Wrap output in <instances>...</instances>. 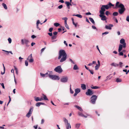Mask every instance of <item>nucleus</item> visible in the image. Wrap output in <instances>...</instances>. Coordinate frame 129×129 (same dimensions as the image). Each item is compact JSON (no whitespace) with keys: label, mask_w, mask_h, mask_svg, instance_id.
I'll use <instances>...</instances> for the list:
<instances>
[{"label":"nucleus","mask_w":129,"mask_h":129,"mask_svg":"<svg viewBox=\"0 0 129 129\" xmlns=\"http://www.w3.org/2000/svg\"><path fill=\"white\" fill-rule=\"evenodd\" d=\"M27 60H29L30 62H33L34 61L33 58L32 57V54H31L27 58Z\"/></svg>","instance_id":"9b49d317"},{"label":"nucleus","mask_w":129,"mask_h":129,"mask_svg":"<svg viewBox=\"0 0 129 129\" xmlns=\"http://www.w3.org/2000/svg\"><path fill=\"white\" fill-rule=\"evenodd\" d=\"M109 12L108 11H107L105 12V14L106 15L108 16L109 15Z\"/></svg>","instance_id":"603ef678"},{"label":"nucleus","mask_w":129,"mask_h":129,"mask_svg":"<svg viewBox=\"0 0 129 129\" xmlns=\"http://www.w3.org/2000/svg\"><path fill=\"white\" fill-rule=\"evenodd\" d=\"M89 19L92 23L94 24L95 22L93 18L90 17H89Z\"/></svg>","instance_id":"b1692460"},{"label":"nucleus","mask_w":129,"mask_h":129,"mask_svg":"<svg viewBox=\"0 0 129 129\" xmlns=\"http://www.w3.org/2000/svg\"><path fill=\"white\" fill-rule=\"evenodd\" d=\"M53 28L52 27H51L49 28V31L50 32H51L53 30Z\"/></svg>","instance_id":"a19ab883"},{"label":"nucleus","mask_w":129,"mask_h":129,"mask_svg":"<svg viewBox=\"0 0 129 129\" xmlns=\"http://www.w3.org/2000/svg\"><path fill=\"white\" fill-rule=\"evenodd\" d=\"M62 19L63 20H64V21H67L68 19V18L66 17H64L62 18Z\"/></svg>","instance_id":"864d4df0"},{"label":"nucleus","mask_w":129,"mask_h":129,"mask_svg":"<svg viewBox=\"0 0 129 129\" xmlns=\"http://www.w3.org/2000/svg\"><path fill=\"white\" fill-rule=\"evenodd\" d=\"M80 123H78L76 124V127L77 128H78L80 127Z\"/></svg>","instance_id":"72a5a7b5"},{"label":"nucleus","mask_w":129,"mask_h":129,"mask_svg":"<svg viewBox=\"0 0 129 129\" xmlns=\"http://www.w3.org/2000/svg\"><path fill=\"white\" fill-rule=\"evenodd\" d=\"M122 80L121 79L117 78L116 79V82H120Z\"/></svg>","instance_id":"2f4dec72"},{"label":"nucleus","mask_w":129,"mask_h":129,"mask_svg":"<svg viewBox=\"0 0 129 129\" xmlns=\"http://www.w3.org/2000/svg\"><path fill=\"white\" fill-rule=\"evenodd\" d=\"M35 100L36 102L40 101V98L39 97H36L35 98Z\"/></svg>","instance_id":"f704fd0d"},{"label":"nucleus","mask_w":129,"mask_h":129,"mask_svg":"<svg viewBox=\"0 0 129 129\" xmlns=\"http://www.w3.org/2000/svg\"><path fill=\"white\" fill-rule=\"evenodd\" d=\"M66 128H67V129H69V126H70V128H71V125H70V123H69L68 124H66Z\"/></svg>","instance_id":"7c9ffc66"},{"label":"nucleus","mask_w":129,"mask_h":129,"mask_svg":"<svg viewBox=\"0 0 129 129\" xmlns=\"http://www.w3.org/2000/svg\"><path fill=\"white\" fill-rule=\"evenodd\" d=\"M9 101L8 103L7 104V105H8V104H9V103L11 101V98H10V96H9Z\"/></svg>","instance_id":"6e6d98bb"},{"label":"nucleus","mask_w":129,"mask_h":129,"mask_svg":"<svg viewBox=\"0 0 129 129\" xmlns=\"http://www.w3.org/2000/svg\"><path fill=\"white\" fill-rule=\"evenodd\" d=\"M75 16H77L80 18H81L82 17V16L80 14H77L75 15Z\"/></svg>","instance_id":"c9c22d12"},{"label":"nucleus","mask_w":129,"mask_h":129,"mask_svg":"<svg viewBox=\"0 0 129 129\" xmlns=\"http://www.w3.org/2000/svg\"><path fill=\"white\" fill-rule=\"evenodd\" d=\"M119 2H117L116 3V7H118V6L119 5H118L119 4Z\"/></svg>","instance_id":"37998d69"},{"label":"nucleus","mask_w":129,"mask_h":129,"mask_svg":"<svg viewBox=\"0 0 129 129\" xmlns=\"http://www.w3.org/2000/svg\"><path fill=\"white\" fill-rule=\"evenodd\" d=\"M48 73H46L45 74H43L42 73H40V74L41 75L42 77H44L45 76H46V77H47V76H48Z\"/></svg>","instance_id":"f3484780"},{"label":"nucleus","mask_w":129,"mask_h":129,"mask_svg":"<svg viewBox=\"0 0 129 129\" xmlns=\"http://www.w3.org/2000/svg\"><path fill=\"white\" fill-rule=\"evenodd\" d=\"M44 122V120L43 119H42L41 120V124H43Z\"/></svg>","instance_id":"8fccbe9b"},{"label":"nucleus","mask_w":129,"mask_h":129,"mask_svg":"<svg viewBox=\"0 0 129 129\" xmlns=\"http://www.w3.org/2000/svg\"><path fill=\"white\" fill-rule=\"evenodd\" d=\"M78 114L79 116L84 117L85 118L87 117V116H86L84 115L82 113L79 112L78 113Z\"/></svg>","instance_id":"aec40b11"},{"label":"nucleus","mask_w":129,"mask_h":129,"mask_svg":"<svg viewBox=\"0 0 129 129\" xmlns=\"http://www.w3.org/2000/svg\"><path fill=\"white\" fill-rule=\"evenodd\" d=\"M65 26L68 29H69V26L67 24L65 25Z\"/></svg>","instance_id":"5fc2aeb1"},{"label":"nucleus","mask_w":129,"mask_h":129,"mask_svg":"<svg viewBox=\"0 0 129 129\" xmlns=\"http://www.w3.org/2000/svg\"><path fill=\"white\" fill-rule=\"evenodd\" d=\"M70 60L71 62L72 63H73L74 64H75L74 62H73V61L71 59H70Z\"/></svg>","instance_id":"69168bd1"},{"label":"nucleus","mask_w":129,"mask_h":129,"mask_svg":"<svg viewBox=\"0 0 129 129\" xmlns=\"http://www.w3.org/2000/svg\"><path fill=\"white\" fill-rule=\"evenodd\" d=\"M123 47V45L121 44H120L119 46L118 51L119 52H120L122 50Z\"/></svg>","instance_id":"dca6fc26"},{"label":"nucleus","mask_w":129,"mask_h":129,"mask_svg":"<svg viewBox=\"0 0 129 129\" xmlns=\"http://www.w3.org/2000/svg\"><path fill=\"white\" fill-rule=\"evenodd\" d=\"M54 71L59 73H61L62 72V70L60 66H58L54 69Z\"/></svg>","instance_id":"423d86ee"},{"label":"nucleus","mask_w":129,"mask_h":129,"mask_svg":"<svg viewBox=\"0 0 129 129\" xmlns=\"http://www.w3.org/2000/svg\"><path fill=\"white\" fill-rule=\"evenodd\" d=\"M114 5L112 4L110 2L107 5H103L101 7V10H100L102 13L105 11V9L108 10L109 8H111L112 6H113Z\"/></svg>","instance_id":"f03ea898"},{"label":"nucleus","mask_w":129,"mask_h":129,"mask_svg":"<svg viewBox=\"0 0 129 129\" xmlns=\"http://www.w3.org/2000/svg\"><path fill=\"white\" fill-rule=\"evenodd\" d=\"M79 68L75 64L73 68V69L74 70H76L78 69Z\"/></svg>","instance_id":"bb28decb"},{"label":"nucleus","mask_w":129,"mask_h":129,"mask_svg":"<svg viewBox=\"0 0 129 129\" xmlns=\"http://www.w3.org/2000/svg\"><path fill=\"white\" fill-rule=\"evenodd\" d=\"M1 85H2V86L3 88V89H5V86L4 85V84L3 83H2L1 84Z\"/></svg>","instance_id":"de8ad7c7"},{"label":"nucleus","mask_w":129,"mask_h":129,"mask_svg":"<svg viewBox=\"0 0 129 129\" xmlns=\"http://www.w3.org/2000/svg\"><path fill=\"white\" fill-rule=\"evenodd\" d=\"M57 36H53L51 37V39L52 40H54L56 39Z\"/></svg>","instance_id":"4c0bfd02"},{"label":"nucleus","mask_w":129,"mask_h":129,"mask_svg":"<svg viewBox=\"0 0 129 129\" xmlns=\"http://www.w3.org/2000/svg\"><path fill=\"white\" fill-rule=\"evenodd\" d=\"M93 94V92L90 89H88L87 92H86V94L87 95H91Z\"/></svg>","instance_id":"ddd939ff"},{"label":"nucleus","mask_w":129,"mask_h":129,"mask_svg":"<svg viewBox=\"0 0 129 129\" xmlns=\"http://www.w3.org/2000/svg\"><path fill=\"white\" fill-rule=\"evenodd\" d=\"M80 90L79 89L77 88L75 90V92L78 94L80 91Z\"/></svg>","instance_id":"5701e85b"},{"label":"nucleus","mask_w":129,"mask_h":129,"mask_svg":"<svg viewBox=\"0 0 129 129\" xmlns=\"http://www.w3.org/2000/svg\"><path fill=\"white\" fill-rule=\"evenodd\" d=\"M97 98V96L94 95H93L91 98V103L93 104H94Z\"/></svg>","instance_id":"39448f33"},{"label":"nucleus","mask_w":129,"mask_h":129,"mask_svg":"<svg viewBox=\"0 0 129 129\" xmlns=\"http://www.w3.org/2000/svg\"><path fill=\"white\" fill-rule=\"evenodd\" d=\"M92 27L93 29H95L96 28V27L95 26L93 25H92Z\"/></svg>","instance_id":"774afa93"},{"label":"nucleus","mask_w":129,"mask_h":129,"mask_svg":"<svg viewBox=\"0 0 129 129\" xmlns=\"http://www.w3.org/2000/svg\"><path fill=\"white\" fill-rule=\"evenodd\" d=\"M47 76L53 80H58L60 79L59 77L58 76L55 75L49 74L48 75V76Z\"/></svg>","instance_id":"20e7f679"},{"label":"nucleus","mask_w":129,"mask_h":129,"mask_svg":"<svg viewBox=\"0 0 129 129\" xmlns=\"http://www.w3.org/2000/svg\"><path fill=\"white\" fill-rule=\"evenodd\" d=\"M81 87L83 90H85L86 89V86L85 85V84H81Z\"/></svg>","instance_id":"a211bd4d"},{"label":"nucleus","mask_w":129,"mask_h":129,"mask_svg":"<svg viewBox=\"0 0 129 129\" xmlns=\"http://www.w3.org/2000/svg\"><path fill=\"white\" fill-rule=\"evenodd\" d=\"M75 107L77 108V109L81 111H83L82 109L80 107L77 105H75Z\"/></svg>","instance_id":"412c9836"},{"label":"nucleus","mask_w":129,"mask_h":129,"mask_svg":"<svg viewBox=\"0 0 129 129\" xmlns=\"http://www.w3.org/2000/svg\"><path fill=\"white\" fill-rule=\"evenodd\" d=\"M100 14L99 15V16L101 18V20L103 21L106 20V16L104 15V12H103V13L101 11H100Z\"/></svg>","instance_id":"6e6552de"},{"label":"nucleus","mask_w":129,"mask_h":129,"mask_svg":"<svg viewBox=\"0 0 129 129\" xmlns=\"http://www.w3.org/2000/svg\"><path fill=\"white\" fill-rule=\"evenodd\" d=\"M68 80V77L67 76L63 77L60 79L61 82L65 83L67 82Z\"/></svg>","instance_id":"9d476101"},{"label":"nucleus","mask_w":129,"mask_h":129,"mask_svg":"<svg viewBox=\"0 0 129 129\" xmlns=\"http://www.w3.org/2000/svg\"><path fill=\"white\" fill-rule=\"evenodd\" d=\"M65 4H66L67 6L69 9H70L69 6L70 5L72 6V4L69 2H65Z\"/></svg>","instance_id":"2eb2a0df"},{"label":"nucleus","mask_w":129,"mask_h":129,"mask_svg":"<svg viewBox=\"0 0 129 129\" xmlns=\"http://www.w3.org/2000/svg\"><path fill=\"white\" fill-rule=\"evenodd\" d=\"M44 104L41 102H38L36 104V106L37 107H39L41 105H44Z\"/></svg>","instance_id":"6ab92c4d"},{"label":"nucleus","mask_w":129,"mask_h":129,"mask_svg":"<svg viewBox=\"0 0 129 129\" xmlns=\"http://www.w3.org/2000/svg\"><path fill=\"white\" fill-rule=\"evenodd\" d=\"M63 7V6L62 5H59L58 7V8L59 9H61Z\"/></svg>","instance_id":"a18cd8bd"},{"label":"nucleus","mask_w":129,"mask_h":129,"mask_svg":"<svg viewBox=\"0 0 129 129\" xmlns=\"http://www.w3.org/2000/svg\"><path fill=\"white\" fill-rule=\"evenodd\" d=\"M33 110V107H31L29 109L28 112L26 115V116L28 118H29L31 116Z\"/></svg>","instance_id":"0eeeda50"},{"label":"nucleus","mask_w":129,"mask_h":129,"mask_svg":"<svg viewBox=\"0 0 129 129\" xmlns=\"http://www.w3.org/2000/svg\"><path fill=\"white\" fill-rule=\"evenodd\" d=\"M88 71L90 72L91 74H93V71L92 70H91L89 69V70Z\"/></svg>","instance_id":"49530a36"},{"label":"nucleus","mask_w":129,"mask_h":129,"mask_svg":"<svg viewBox=\"0 0 129 129\" xmlns=\"http://www.w3.org/2000/svg\"><path fill=\"white\" fill-rule=\"evenodd\" d=\"M3 6L5 9L7 10V7L6 5L4 3H3L2 4Z\"/></svg>","instance_id":"393cba45"},{"label":"nucleus","mask_w":129,"mask_h":129,"mask_svg":"<svg viewBox=\"0 0 129 129\" xmlns=\"http://www.w3.org/2000/svg\"><path fill=\"white\" fill-rule=\"evenodd\" d=\"M96 65L95 67V70H97L98 69L100 66L98 65V64H97L96 63Z\"/></svg>","instance_id":"cd10ccee"},{"label":"nucleus","mask_w":129,"mask_h":129,"mask_svg":"<svg viewBox=\"0 0 129 129\" xmlns=\"http://www.w3.org/2000/svg\"><path fill=\"white\" fill-rule=\"evenodd\" d=\"M91 87V88L93 89H97L99 88L98 87L96 86H92Z\"/></svg>","instance_id":"473e14b6"},{"label":"nucleus","mask_w":129,"mask_h":129,"mask_svg":"<svg viewBox=\"0 0 129 129\" xmlns=\"http://www.w3.org/2000/svg\"><path fill=\"white\" fill-rule=\"evenodd\" d=\"M31 38H32L33 39H34L36 37V36H35L34 35H32L31 36Z\"/></svg>","instance_id":"052dcab7"},{"label":"nucleus","mask_w":129,"mask_h":129,"mask_svg":"<svg viewBox=\"0 0 129 129\" xmlns=\"http://www.w3.org/2000/svg\"><path fill=\"white\" fill-rule=\"evenodd\" d=\"M73 25H74L75 27H76L77 26V23H75L74 22H73Z\"/></svg>","instance_id":"0e129e2a"},{"label":"nucleus","mask_w":129,"mask_h":129,"mask_svg":"<svg viewBox=\"0 0 129 129\" xmlns=\"http://www.w3.org/2000/svg\"><path fill=\"white\" fill-rule=\"evenodd\" d=\"M8 41L9 43H11L12 42V40L11 38H9L8 39Z\"/></svg>","instance_id":"ea45409f"},{"label":"nucleus","mask_w":129,"mask_h":129,"mask_svg":"<svg viewBox=\"0 0 129 129\" xmlns=\"http://www.w3.org/2000/svg\"><path fill=\"white\" fill-rule=\"evenodd\" d=\"M45 48H46L45 47V48H43L42 49H41V53L45 49Z\"/></svg>","instance_id":"13d9d810"},{"label":"nucleus","mask_w":129,"mask_h":129,"mask_svg":"<svg viewBox=\"0 0 129 129\" xmlns=\"http://www.w3.org/2000/svg\"><path fill=\"white\" fill-rule=\"evenodd\" d=\"M120 43L121 44H123V48H125L126 47V43L125 42V40L123 39H121L120 41Z\"/></svg>","instance_id":"f8f14e48"},{"label":"nucleus","mask_w":129,"mask_h":129,"mask_svg":"<svg viewBox=\"0 0 129 129\" xmlns=\"http://www.w3.org/2000/svg\"><path fill=\"white\" fill-rule=\"evenodd\" d=\"M86 14L87 15H90L91 14V13L90 12H88L86 13Z\"/></svg>","instance_id":"e2e57ef3"},{"label":"nucleus","mask_w":129,"mask_h":129,"mask_svg":"<svg viewBox=\"0 0 129 129\" xmlns=\"http://www.w3.org/2000/svg\"><path fill=\"white\" fill-rule=\"evenodd\" d=\"M70 93L72 94H73L74 93V91H73L72 89H71V88H70Z\"/></svg>","instance_id":"3c124183"},{"label":"nucleus","mask_w":129,"mask_h":129,"mask_svg":"<svg viewBox=\"0 0 129 129\" xmlns=\"http://www.w3.org/2000/svg\"><path fill=\"white\" fill-rule=\"evenodd\" d=\"M119 52V55L122 56V55H123V53L122 52L120 51V52Z\"/></svg>","instance_id":"58836bf2"},{"label":"nucleus","mask_w":129,"mask_h":129,"mask_svg":"<svg viewBox=\"0 0 129 129\" xmlns=\"http://www.w3.org/2000/svg\"><path fill=\"white\" fill-rule=\"evenodd\" d=\"M113 25L112 24H109V26L106 25L105 27L106 29H111V27H112Z\"/></svg>","instance_id":"4468645a"},{"label":"nucleus","mask_w":129,"mask_h":129,"mask_svg":"<svg viewBox=\"0 0 129 129\" xmlns=\"http://www.w3.org/2000/svg\"><path fill=\"white\" fill-rule=\"evenodd\" d=\"M25 65L26 66H27L28 65V61L27 60H25Z\"/></svg>","instance_id":"79ce46f5"},{"label":"nucleus","mask_w":129,"mask_h":129,"mask_svg":"<svg viewBox=\"0 0 129 129\" xmlns=\"http://www.w3.org/2000/svg\"><path fill=\"white\" fill-rule=\"evenodd\" d=\"M40 23V21L39 20H37V25H38Z\"/></svg>","instance_id":"338daca9"},{"label":"nucleus","mask_w":129,"mask_h":129,"mask_svg":"<svg viewBox=\"0 0 129 129\" xmlns=\"http://www.w3.org/2000/svg\"><path fill=\"white\" fill-rule=\"evenodd\" d=\"M111 65L112 66H113L115 67H118L119 66V64H118L116 63H112Z\"/></svg>","instance_id":"a878e982"},{"label":"nucleus","mask_w":129,"mask_h":129,"mask_svg":"<svg viewBox=\"0 0 129 129\" xmlns=\"http://www.w3.org/2000/svg\"><path fill=\"white\" fill-rule=\"evenodd\" d=\"M59 2L62 3H63L64 2L63 0H60L59 1Z\"/></svg>","instance_id":"680f3d73"},{"label":"nucleus","mask_w":129,"mask_h":129,"mask_svg":"<svg viewBox=\"0 0 129 129\" xmlns=\"http://www.w3.org/2000/svg\"><path fill=\"white\" fill-rule=\"evenodd\" d=\"M57 32H55L53 33V34L54 35V36H55L57 34Z\"/></svg>","instance_id":"4d7b16f0"},{"label":"nucleus","mask_w":129,"mask_h":129,"mask_svg":"<svg viewBox=\"0 0 129 129\" xmlns=\"http://www.w3.org/2000/svg\"><path fill=\"white\" fill-rule=\"evenodd\" d=\"M48 34L50 36H52V33H48Z\"/></svg>","instance_id":"bf43d9fd"},{"label":"nucleus","mask_w":129,"mask_h":129,"mask_svg":"<svg viewBox=\"0 0 129 129\" xmlns=\"http://www.w3.org/2000/svg\"><path fill=\"white\" fill-rule=\"evenodd\" d=\"M29 42V41L28 40L25 39H22L21 40L22 44L23 45L25 44L26 46L27 47L29 46L28 44Z\"/></svg>","instance_id":"1a4fd4ad"},{"label":"nucleus","mask_w":129,"mask_h":129,"mask_svg":"<svg viewBox=\"0 0 129 129\" xmlns=\"http://www.w3.org/2000/svg\"><path fill=\"white\" fill-rule=\"evenodd\" d=\"M43 100H48L47 98V97L46 95H45L44 94H43Z\"/></svg>","instance_id":"c756f323"},{"label":"nucleus","mask_w":129,"mask_h":129,"mask_svg":"<svg viewBox=\"0 0 129 129\" xmlns=\"http://www.w3.org/2000/svg\"><path fill=\"white\" fill-rule=\"evenodd\" d=\"M118 13L117 12H114L113 13V15L114 16H117L118 15Z\"/></svg>","instance_id":"c85d7f7f"},{"label":"nucleus","mask_w":129,"mask_h":129,"mask_svg":"<svg viewBox=\"0 0 129 129\" xmlns=\"http://www.w3.org/2000/svg\"><path fill=\"white\" fill-rule=\"evenodd\" d=\"M126 20L128 22H129V16H127L126 18Z\"/></svg>","instance_id":"09e8293b"},{"label":"nucleus","mask_w":129,"mask_h":129,"mask_svg":"<svg viewBox=\"0 0 129 129\" xmlns=\"http://www.w3.org/2000/svg\"><path fill=\"white\" fill-rule=\"evenodd\" d=\"M118 7L121 8L118 10L119 13L120 14H122L125 10V9L124 5L122 4H121L118 6Z\"/></svg>","instance_id":"7ed1b4c3"},{"label":"nucleus","mask_w":129,"mask_h":129,"mask_svg":"<svg viewBox=\"0 0 129 129\" xmlns=\"http://www.w3.org/2000/svg\"><path fill=\"white\" fill-rule=\"evenodd\" d=\"M54 25L56 27L58 26L59 25V24L57 23H54Z\"/></svg>","instance_id":"e433bc0d"},{"label":"nucleus","mask_w":129,"mask_h":129,"mask_svg":"<svg viewBox=\"0 0 129 129\" xmlns=\"http://www.w3.org/2000/svg\"><path fill=\"white\" fill-rule=\"evenodd\" d=\"M109 33V32L108 31H106L104 33H102V35H104V34H107Z\"/></svg>","instance_id":"c03bdc74"},{"label":"nucleus","mask_w":129,"mask_h":129,"mask_svg":"<svg viewBox=\"0 0 129 129\" xmlns=\"http://www.w3.org/2000/svg\"><path fill=\"white\" fill-rule=\"evenodd\" d=\"M63 121L66 124H68L69 123L68 121L65 118H63Z\"/></svg>","instance_id":"4be33fe9"},{"label":"nucleus","mask_w":129,"mask_h":129,"mask_svg":"<svg viewBox=\"0 0 129 129\" xmlns=\"http://www.w3.org/2000/svg\"><path fill=\"white\" fill-rule=\"evenodd\" d=\"M58 54V59H60L61 57L62 56V57L60 60V62H62L66 60L67 55L64 50H60Z\"/></svg>","instance_id":"f257e3e1"}]
</instances>
